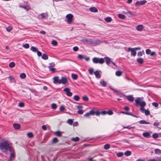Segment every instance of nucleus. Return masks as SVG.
<instances>
[{"label":"nucleus","instance_id":"nucleus-17","mask_svg":"<svg viewBox=\"0 0 161 161\" xmlns=\"http://www.w3.org/2000/svg\"><path fill=\"white\" fill-rule=\"evenodd\" d=\"M104 59H105L106 63L108 65H109L111 62V59L108 57H105Z\"/></svg>","mask_w":161,"mask_h":161},{"label":"nucleus","instance_id":"nucleus-53","mask_svg":"<svg viewBox=\"0 0 161 161\" xmlns=\"http://www.w3.org/2000/svg\"><path fill=\"white\" fill-rule=\"evenodd\" d=\"M78 57L79 59H84V56L83 55H82V54H79L78 55Z\"/></svg>","mask_w":161,"mask_h":161},{"label":"nucleus","instance_id":"nucleus-59","mask_svg":"<svg viewBox=\"0 0 161 161\" xmlns=\"http://www.w3.org/2000/svg\"><path fill=\"white\" fill-rule=\"evenodd\" d=\"M113 114V112L112 110H108L107 111V114H108V115H111Z\"/></svg>","mask_w":161,"mask_h":161},{"label":"nucleus","instance_id":"nucleus-22","mask_svg":"<svg viewBox=\"0 0 161 161\" xmlns=\"http://www.w3.org/2000/svg\"><path fill=\"white\" fill-rule=\"evenodd\" d=\"M14 127L16 129H19L20 127V125L18 124L14 123L13 125Z\"/></svg>","mask_w":161,"mask_h":161},{"label":"nucleus","instance_id":"nucleus-52","mask_svg":"<svg viewBox=\"0 0 161 161\" xmlns=\"http://www.w3.org/2000/svg\"><path fill=\"white\" fill-rule=\"evenodd\" d=\"M57 107V105L55 103H53L51 105L52 108L53 109H55Z\"/></svg>","mask_w":161,"mask_h":161},{"label":"nucleus","instance_id":"nucleus-1","mask_svg":"<svg viewBox=\"0 0 161 161\" xmlns=\"http://www.w3.org/2000/svg\"><path fill=\"white\" fill-rule=\"evenodd\" d=\"M11 147L7 141L0 143V150L1 152L5 153H7L8 151L10 150Z\"/></svg>","mask_w":161,"mask_h":161},{"label":"nucleus","instance_id":"nucleus-15","mask_svg":"<svg viewBox=\"0 0 161 161\" xmlns=\"http://www.w3.org/2000/svg\"><path fill=\"white\" fill-rule=\"evenodd\" d=\"M19 7L24 9L27 11H28L31 8L30 6L29 5H28L26 6L19 5Z\"/></svg>","mask_w":161,"mask_h":161},{"label":"nucleus","instance_id":"nucleus-11","mask_svg":"<svg viewBox=\"0 0 161 161\" xmlns=\"http://www.w3.org/2000/svg\"><path fill=\"white\" fill-rule=\"evenodd\" d=\"M130 51H131V54L132 55L135 56L136 55V52L134 48L129 47L128 48V52H130Z\"/></svg>","mask_w":161,"mask_h":161},{"label":"nucleus","instance_id":"nucleus-46","mask_svg":"<svg viewBox=\"0 0 161 161\" xmlns=\"http://www.w3.org/2000/svg\"><path fill=\"white\" fill-rule=\"evenodd\" d=\"M29 45L28 43H26L23 45V47L26 49L28 48L29 47Z\"/></svg>","mask_w":161,"mask_h":161},{"label":"nucleus","instance_id":"nucleus-25","mask_svg":"<svg viewBox=\"0 0 161 161\" xmlns=\"http://www.w3.org/2000/svg\"><path fill=\"white\" fill-rule=\"evenodd\" d=\"M139 123L142 124H150V123L149 122H148L146 121L145 120H141L139 121Z\"/></svg>","mask_w":161,"mask_h":161},{"label":"nucleus","instance_id":"nucleus-44","mask_svg":"<svg viewBox=\"0 0 161 161\" xmlns=\"http://www.w3.org/2000/svg\"><path fill=\"white\" fill-rule=\"evenodd\" d=\"M27 136L29 138H32L33 137V135L31 132H29L27 133Z\"/></svg>","mask_w":161,"mask_h":161},{"label":"nucleus","instance_id":"nucleus-24","mask_svg":"<svg viewBox=\"0 0 161 161\" xmlns=\"http://www.w3.org/2000/svg\"><path fill=\"white\" fill-rule=\"evenodd\" d=\"M142 135L145 137L149 138L150 136V134L149 132H146L143 133Z\"/></svg>","mask_w":161,"mask_h":161},{"label":"nucleus","instance_id":"nucleus-5","mask_svg":"<svg viewBox=\"0 0 161 161\" xmlns=\"http://www.w3.org/2000/svg\"><path fill=\"white\" fill-rule=\"evenodd\" d=\"M66 17L67 19V22L69 23L71 22L73 20V15L71 14H69L66 15Z\"/></svg>","mask_w":161,"mask_h":161},{"label":"nucleus","instance_id":"nucleus-50","mask_svg":"<svg viewBox=\"0 0 161 161\" xmlns=\"http://www.w3.org/2000/svg\"><path fill=\"white\" fill-rule=\"evenodd\" d=\"M124 154L122 152H119L117 153V155L118 157H121L123 156Z\"/></svg>","mask_w":161,"mask_h":161},{"label":"nucleus","instance_id":"nucleus-64","mask_svg":"<svg viewBox=\"0 0 161 161\" xmlns=\"http://www.w3.org/2000/svg\"><path fill=\"white\" fill-rule=\"evenodd\" d=\"M79 48L77 47H74L73 48V50L74 51H77L78 50Z\"/></svg>","mask_w":161,"mask_h":161},{"label":"nucleus","instance_id":"nucleus-35","mask_svg":"<svg viewBox=\"0 0 161 161\" xmlns=\"http://www.w3.org/2000/svg\"><path fill=\"white\" fill-rule=\"evenodd\" d=\"M110 147V145L109 144H106L104 146V148L106 150L109 149Z\"/></svg>","mask_w":161,"mask_h":161},{"label":"nucleus","instance_id":"nucleus-61","mask_svg":"<svg viewBox=\"0 0 161 161\" xmlns=\"http://www.w3.org/2000/svg\"><path fill=\"white\" fill-rule=\"evenodd\" d=\"M152 105L153 106H154L155 107H157L158 106V103L156 102H153L152 103Z\"/></svg>","mask_w":161,"mask_h":161},{"label":"nucleus","instance_id":"nucleus-63","mask_svg":"<svg viewBox=\"0 0 161 161\" xmlns=\"http://www.w3.org/2000/svg\"><path fill=\"white\" fill-rule=\"evenodd\" d=\"M19 106L20 107H22L24 106V104L22 102L19 103Z\"/></svg>","mask_w":161,"mask_h":161},{"label":"nucleus","instance_id":"nucleus-19","mask_svg":"<svg viewBox=\"0 0 161 161\" xmlns=\"http://www.w3.org/2000/svg\"><path fill=\"white\" fill-rule=\"evenodd\" d=\"M8 78L10 80L11 83H15V78L12 76L10 75L8 77Z\"/></svg>","mask_w":161,"mask_h":161},{"label":"nucleus","instance_id":"nucleus-27","mask_svg":"<svg viewBox=\"0 0 161 161\" xmlns=\"http://www.w3.org/2000/svg\"><path fill=\"white\" fill-rule=\"evenodd\" d=\"M48 58V56L46 54H43L42 56V58L44 60H47Z\"/></svg>","mask_w":161,"mask_h":161},{"label":"nucleus","instance_id":"nucleus-39","mask_svg":"<svg viewBox=\"0 0 161 161\" xmlns=\"http://www.w3.org/2000/svg\"><path fill=\"white\" fill-rule=\"evenodd\" d=\"M82 99L85 101H88L89 100L88 97L86 96H84L82 97Z\"/></svg>","mask_w":161,"mask_h":161},{"label":"nucleus","instance_id":"nucleus-57","mask_svg":"<svg viewBox=\"0 0 161 161\" xmlns=\"http://www.w3.org/2000/svg\"><path fill=\"white\" fill-rule=\"evenodd\" d=\"M77 113L79 114H82L83 113V111L82 109H79L77 111Z\"/></svg>","mask_w":161,"mask_h":161},{"label":"nucleus","instance_id":"nucleus-48","mask_svg":"<svg viewBox=\"0 0 161 161\" xmlns=\"http://www.w3.org/2000/svg\"><path fill=\"white\" fill-rule=\"evenodd\" d=\"M67 123L70 125H72L73 123V120L72 119H69L67 121Z\"/></svg>","mask_w":161,"mask_h":161},{"label":"nucleus","instance_id":"nucleus-21","mask_svg":"<svg viewBox=\"0 0 161 161\" xmlns=\"http://www.w3.org/2000/svg\"><path fill=\"white\" fill-rule=\"evenodd\" d=\"M90 10L93 12L96 13L98 12L97 9L94 7H91L89 9Z\"/></svg>","mask_w":161,"mask_h":161},{"label":"nucleus","instance_id":"nucleus-26","mask_svg":"<svg viewBox=\"0 0 161 161\" xmlns=\"http://www.w3.org/2000/svg\"><path fill=\"white\" fill-rule=\"evenodd\" d=\"M131 152L130 151H127L124 153V155L126 156H129L131 155Z\"/></svg>","mask_w":161,"mask_h":161},{"label":"nucleus","instance_id":"nucleus-40","mask_svg":"<svg viewBox=\"0 0 161 161\" xmlns=\"http://www.w3.org/2000/svg\"><path fill=\"white\" fill-rule=\"evenodd\" d=\"M51 44L54 46H56L57 45L58 43L56 40H53L52 41Z\"/></svg>","mask_w":161,"mask_h":161},{"label":"nucleus","instance_id":"nucleus-28","mask_svg":"<svg viewBox=\"0 0 161 161\" xmlns=\"http://www.w3.org/2000/svg\"><path fill=\"white\" fill-rule=\"evenodd\" d=\"M155 154H161V150L159 149H155Z\"/></svg>","mask_w":161,"mask_h":161},{"label":"nucleus","instance_id":"nucleus-23","mask_svg":"<svg viewBox=\"0 0 161 161\" xmlns=\"http://www.w3.org/2000/svg\"><path fill=\"white\" fill-rule=\"evenodd\" d=\"M146 105V103L143 104V106L142 105V106H140L141 108H140V110L143 113L146 110V109H145L144 108V107Z\"/></svg>","mask_w":161,"mask_h":161},{"label":"nucleus","instance_id":"nucleus-10","mask_svg":"<svg viewBox=\"0 0 161 161\" xmlns=\"http://www.w3.org/2000/svg\"><path fill=\"white\" fill-rule=\"evenodd\" d=\"M96 115L97 116H99L100 114L105 115L107 114V111L105 110L100 112L99 110H96Z\"/></svg>","mask_w":161,"mask_h":161},{"label":"nucleus","instance_id":"nucleus-18","mask_svg":"<svg viewBox=\"0 0 161 161\" xmlns=\"http://www.w3.org/2000/svg\"><path fill=\"white\" fill-rule=\"evenodd\" d=\"M94 74L96 76V77L97 78H100L101 77V75L99 74V71H96L94 72Z\"/></svg>","mask_w":161,"mask_h":161},{"label":"nucleus","instance_id":"nucleus-20","mask_svg":"<svg viewBox=\"0 0 161 161\" xmlns=\"http://www.w3.org/2000/svg\"><path fill=\"white\" fill-rule=\"evenodd\" d=\"M136 61L138 63L140 64H143L144 62L143 59L141 58H137Z\"/></svg>","mask_w":161,"mask_h":161},{"label":"nucleus","instance_id":"nucleus-34","mask_svg":"<svg viewBox=\"0 0 161 161\" xmlns=\"http://www.w3.org/2000/svg\"><path fill=\"white\" fill-rule=\"evenodd\" d=\"M80 139L79 137H73L71 138V141L75 142H76L78 141Z\"/></svg>","mask_w":161,"mask_h":161},{"label":"nucleus","instance_id":"nucleus-4","mask_svg":"<svg viewBox=\"0 0 161 161\" xmlns=\"http://www.w3.org/2000/svg\"><path fill=\"white\" fill-rule=\"evenodd\" d=\"M96 111H94L93 109H92L89 112L85 114L84 115V116L86 117H88L91 115H94L95 114L96 115Z\"/></svg>","mask_w":161,"mask_h":161},{"label":"nucleus","instance_id":"nucleus-55","mask_svg":"<svg viewBox=\"0 0 161 161\" xmlns=\"http://www.w3.org/2000/svg\"><path fill=\"white\" fill-rule=\"evenodd\" d=\"M56 134L57 136H61L62 132L59 131H57L56 132Z\"/></svg>","mask_w":161,"mask_h":161},{"label":"nucleus","instance_id":"nucleus-45","mask_svg":"<svg viewBox=\"0 0 161 161\" xmlns=\"http://www.w3.org/2000/svg\"><path fill=\"white\" fill-rule=\"evenodd\" d=\"M158 137V135L156 133H154L152 135V137L154 139L157 138Z\"/></svg>","mask_w":161,"mask_h":161},{"label":"nucleus","instance_id":"nucleus-9","mask_svg":"<svg viewBox=\"0 0 161 161\" xmlns=\"http://www.w3.org/2000/svg\"><path fill=\"white\" fill-rule=\"evenodd\" d=\"M68 82L67 79L64 77H62L60 80V84L62 83L63 84H66Z\"/></svg>","mask_w":161,"mask_h":161},{"label":"nucleus","instance_id":"nucleus-30","mask_svg":"<svg viewBox=\"0 0 161 161\" xmlns=\"http://www.w3.org/2000/svg\"><path fill=\"white\" fill-rule=\"evenodd\" d=\"M30 49L31 51H33V52H37L38 51V49L37 48L35 47H31L30 48Z\"/></svg>","mask_w":161,"mask_h":161},{"label":"nucleus","instance_id":"nucleus-58","mask_svg":"<svg viewBox=\"0 0 161 161\" xmlns=\"http://www.w3.org/2000/svg\"><path fill=\"white\" fill-rule=\"evenodd\" d=\"M146 115H148L150 114V111L148 110H146L144 112Z\"/></svg>","mask_w":161,"mask_h":161},{"label":"nucleus","instance_id":"nucleus-43","mask_svg":"<svg viewBox=\"0 0 161 161\" xmlns=\"http://www.w3.org/2000/svg\"><path fill=\"white\" fill-rule=\"evenodd\" d=\"M74 99L76 101H78L80 99V97L76 95L74 96Z\"/></svg>","mask_w":161,"mask_h":161},{"label":"nucleus","instance_id":"nucleus-29","mask_svg":"<svg viewBox=\"0 0 161 161\" xmlns=\"http://www.w3.org/2000/svg\"><path fill=\"white\" fill-rule=\"evenodd\" d=\"M100 82V84L103 87H105L107 85L106 82L103 80L101 81Z\"/></svg>","mask_w":161,"mask_h":161},{"label":"nucleus","instance_id":"nucleus-54","mask_svg":"<svg viewBox=\"0 0 161 161\" xmlns=\"http://www.w3.org/2000/svg\"><path fill=\"white\" fill-rule=\"evenodd\" d=\"M55 64L54 63L52 62L50 64L48 68L53 67L55 66Z\"/></svg>","mask_w":161,"mask_h":161},{"label":"nucleus","instance_id":"nucleus-6","mask_svg":"<svg viewBox=\"0 0 161 161\" xmlns=\"http://www.w3.org/2000/svg\"><path fill=\"white\" fill-rule=\"evenodd\" d=\"M70 89L66 87L64 89V91L66 92V94L68 96L71 97L72 95V93L70 91Z\"/></svg>","mask_w":161,"mask_h":161},{"label":"nucleus","instance_id":"nucleus-12","mask_svg":"<svg viewBox=\"0 0 161 161\" xmlns=\"http://www.w3.org/2000/svg\"><path fill=\"white\" fill-rule=\"evenodd\" d=\"M53 83L54 84H60V80L59 79V77L58 76H55L53 78Z\"/></svg>","mask_w":161,"mask_h":161},{"label":"nucleus","instance_id":"nucleus-8","mask_svg":"<svg viewBox=\"0 0 161 161\" xmlns=\"http://www.w3.org/2000/svg\"><path fill=\"white\" fill-rule=\"evenodd\" d=\"M9 151L11 152V153L10 155V159L8 160V161H11L12 159L14 158L15 157V153L14 150L12 148Z\"/></svg>","mask_w":161,"mask_h":161},{"label":"nucleus","instance_id":"nucleus-37","mask_svg":"<svg viewBox=\"0 0 161 161\" xmlns=\"http://www.w3.org/2000/svg\"><path fill=\"white\" fill-rule=\"evenodd\" d=\"M15 66V64L14 62H10L9 64V66L10 68H12Z\"/></svg>","mask_w":161,"mask_h":161},{"label":"nucleus","instance_id":"nucleus-47","mask_svg":"<svg viewBox=\"0 0 161 161\" xmlns=\"http://www.w3.org/2000/svg\"><path fill=\"white\" fill-rule=\"evenodd\" d=\"M13 29L12 27L10 26H8L6 28L7 31L8 32H10Z\"/></svg>","mask_w":161,"mask_h":161},{"label":"nucleus","instance_id":"nucleus-49","mask_svg":"<svg viewBox=\"0 0 161 161\" xmlns=\"http://www.w3.org/2000/svg\"><path fill=\"white\" fill-rule=\"evenodd\" d=\"M58 142V140L57 138L56 137H54L53 139L52 143H56L57 142Z\"/></svg>","mask_w":161,"mask_h":161},{"label":"nucleus","instance_id":"nucleus-3","mask_svg":"<svg viewBox=\"0 0 161 161\" xmlns=\"http://www.w3.org/2000/svg\"><path fill=\"white\" fill-rule=\"evenodd\" d=\"M93 62L94 64H102L104 62V58H103L94 57L92 58Z\"/></svg>","mask_w":161,"mask_h":161},{"label":"nucleus","instance_id":"nucleus-32","mask_svg":"<svg viewBox=\"0 0 161 161\" xmlns=\"http://www.w3.org/2000/svg\"><path fill=\"white\" fill-rule=\"evenodd\" d=\"M105 20L107 22H110L112 21V19L111 17H108L105 19Z\"/></svg>","mask_w":161,"mask_h":161},{"label":"nucleus","instance_id":"nucleus-14","mask_svg":"<svg viewBox=\"0 0 161 161\" xmlns=\"http://www.w3.org/2000/svg\"><path fill=\"white\" fill-rule=\"evenodd\" d=\"M144 26L142 25H140L136 27V29L138 31H141L143 29Z\"/></svg>","mask_w":161,"mask_h":161},{"label":"nucleus","instance_id":"nucleus-38","mask_svg":"<svg viewBox=\"0 0 161 161\" xmlns=\"http://www.w3.org/2000/svg\"><path fill=\"white\" fill-rule=\"evenodd\" d=\"M122 74V72L120 71H118L116 72L115 75L116 76H119L121 75Z\"/></svg>","mask_w":161,"mask_h":161},{"label":"nucleus","instance_id":"nucleus-42","mask_svg":"<svg viewBox=\"0 0 161 161\" xmlns=\"http://www.w3.org/2000/svg\"><path fill=\"white\" fill-rule=\"evenodd\" d=\"M153 125L155 126L158 127L160 125V123L158 122V120H157L153 124Z\"/></svg>","mask_w":161,"mask_h":161},{"label":"nucleus","instance_id":"nucleus-41","mask_svg":"<svg viewBox=\"0 0 161 161\" xmlns=\"http://www.w3.org/2000/svg\"><path fill=\"white\" fill-rule=\"evenodd\" d=\"M26 77V75L24 73H22L20 75V77L21 79H25Z\"/></svg>","mask_w":161,"mask_h":161},{"label":"nucleus","instance_id":"nucleus-56","mask_svg":"<svg viewBox=\"0 0 161 161\" xmlns=\"http://www.w3.org/2000/svg\"><path fill=\"white\" fill-rule=\"evenodd\" d=\"M151 52V50L149 49H147L146 50V53L147 55H148V54H150Z\"/></svg>","mask_w":161,"mask_h":161},{"label":"nucleus","instance_id":"nucleus-33","mask_svg":"<svg viewBox=\"0 0 161 161\" xmlns=\"http://www.w3.org/2000/svg\"><path fill=\"white\" fill-rule=\"evenodd\" d=\"M71 77L72 79L74 80H76L78 78V76L76 74H72Z\"/></svg>","mask_w":161,"mask_h":161},{"label":"nucleus","instance_id":"nucleus-7","mask_svg":"<svg viewBox=\"0 0 161 161\" xmlns=\"http://www.w3.org/2000/svg\"><path fill=\"white\" fill-rule=\"evenodd\" d=\"M147 2V1L145 0H143L140 1H137L135 3V5L136 6H138L144 5Z\"/></svg>","mask_w":161,"mask_h":161},{"label":"nucleus","instance_id":"nucleus-60","mask_svg":"<svg viewBox=\"0 0 161 161\" xmlns=\"http://www.w3.org/2000/svg\"><path fill=\"white\" fill-rule=\"evenodd\" d=\"M93 71L94 69H93L91 68L89 69V73L91 75H92L93 74Z\"/></svg>","mask_w":161,"mask_h":161},{"label":"nucleus","instance_id":"nucleus-2","mask_svg":"<svg viewBox=\"0 0 161 161\" xmlns=\"http://www.w3.org/2000/svg\"><path fill=\"white\" fill-rule=\"evenodd\" d=\"M143 97H137L135 100V105L138 106H143V104H146V102L143 101Z\"/></svg>","mask_w":161,"mask_h":161},{"label":"nucleus","instance_id":"nucleus-51","mask_svg":"<svg viewBox=\"0 0 161 161\" xmlns=\"http://www.w3.org/2000/svg\"><path fill=\"white\" fill-rule=\"evenodd\" d=\"M49 70L51 71L52 73H54L55 71V68L53 67L48 68Z\"/></svg>","mask_w":161,"mask_h":161},{"label":"nucleus","instance_id":"nucleus-36","mask_svg":"<svg viewBox=\"0 0 161 161\" xmlns=\"http://www.w3.org/2000/svg\"><path fill=\"white\" fill-rule=\"evenodd\" d=\"M143 53L144 54V50L142 51H139L137 53V56L141 57L142 56Z\"/></svg>","mask_w":161,"mask_h":161},{"label":"nucleus","instance_id":"nucleus-62","mask_svg":"<svg viewBox=\"0 0 161 161\" xmlns=\"http://www.w3.org/2000/svg\"><path fill=\"white\" fill-rule=\"evenodd\" d=\"M60 110L62 111H64L65 109L64 107L63 106H61L59 108Z\"/></svg>","mask_w":161,"mask_h":161},{"label":"nucleus","instance_id":"nucleus-31","mask_svg":"<svg viewBox=\"0 0 161 161\" xmlns=\"http://www.w3.org/2000/svg\"><path fill=\"white\" fill-rule=\"evenodd\" d=\"M118 17L120 19H124L125 18V16L121 14H119L118 15Z\"/></svg>","mask_w":161,"mask_h":161},{"label":"nucleus","instance_id":"nucleus-13","mask_svg":"<svg viewBox=\"0 0 161 161\" xmlns=\"http://www.w3.org/2000/svg\"><path fill=\"white\" fill-rule=\"evenodd\" d=\"M126 98L130 102H132L134 100V98L132 95H129L125 96Z\"/></svg>","mask_w":161,"mask_h":161},{"label":"nucleus","instance_id":"nucleus-16","mask_svg":"<svg viewBox=\"0 0 161 161\" xmlns=\"http://www.w3.org/2000/svg\"><path fill=\"white\" fill-rule=\"evenodd\" d=\"M39 16H41V19H45L46 17H47L48 14L47 13H42L40 14L39 15Z\"/></svg>","mask_w":161,"mask_h":161}]
</instances>
